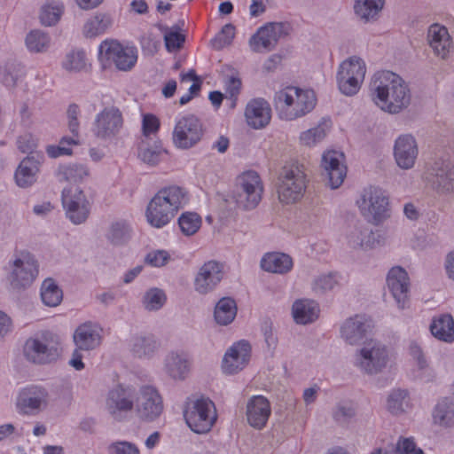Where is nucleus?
Returning a JSON list of instances; mask_svg holds the SVG:
<instances>
[{
    "instance_id": "obj_1",
    "label": "nucleus",
    "mask_w": 454,
    "mask_h": 454,
    "mask_svg": "<svg viewBox=\"0 0 454 454\" xmlns=\"http://www.w3.org/2000/svg\"><path fill=\"white\" fill-rule=\"evenodd\" d=\"M369 97L382 111L395 114L406 109L411 100L408 83L391 71L376 72L369 84Z\"/></svg>"
},
{
    "instance_id": "obj_2",
    "label": "nucleus",
    "mask_w": 454,
    "mask_h": 454,
    "mask_svg": "<svg viewBox=\"0 0 454 454\" xmlns=\"http://www.w3.org/2000/svg\"><path fill=\"white\" fill-rule=\"evenodd\" d=\"M186 202L185 192L181 187H165L149 202L145 213L147 222L153 227L162 228L175 217Z\"/></svg>"
},
{
    "instance_id": "obj_3",
    "label": "nucleus",
    "mask_w": 454,
    "mask_h": 454,
    "mask_svg": "<svg viewBox=\"0 0 454 454\" xmlns=\"http://www.w3.org/2000/svg\"><path fill=\"white\" fill-rule=\"evenodd\" d=\"M317 98L313 90L286 87L275 93L274 106L278 117L293 121L311 112Z\"/></svg>"
},
{
    "instance_id": "obj_4",
    "label": "nucleus",
    "mask_w": 454,
    "mask_h": 454,
    "mask_svg": "<svg viewBox=\"0 0 454 454\" xmlns=\"http://www.w3.org/2000/svg\"><path fill=\"white\" fill-rule=\"evenodd\" d=\"M391 356L388 346L379 340L369 339L356 351L354 365L364 374L377 375L387 368Z\"/></svg>"
},
{
    "instance_id": "obj_5",
    "label": "nucleus",
    "mask_w": 454,
    "mask_h": 454,
    "mask_svg": "<svg viewBox=\"0 0 454 454\" xmlns=\"http://www.w3.org/2000/svg\"><path fill=\"white\" fill-rule=\"evenodd\" d=\"M306 175L303 166L298 162L286 164L278 176V195L282 203L299 201L306 190Z\"/></svg>"
},
{
    "instance_id": "obj_6",
    "label": "nucleus",
    "mask_w": 454,
    "mask_h": 454,
    "mask_svg": "<svg viewBox=\"0 0 454 454\" xmlns=\"http://www.w3.org/2000/svg\"><path fill=\"white\" fill-rule=\"evenodd\" d=\"M356 205L362 215L374 224L383 223L391 215L389 198L386 192L378 186L364 188L356 200Z\"/></svg>"
},
{
    "instance_id": "obj_7",
    "label": "nucleus",
    "mask_w": 454,
    "mask_h": 454,
    "mask_svg": "<svg viewBox=\"0 0 454 454\" xmlns=\"http://www.w3.org/2000/svg\"><path fill=\"white\" fill-rule=\"evenodd\" d=\"M184 416L188 427L196 434L209 432L217 419L215 403L206 397L191 402Z\"/></svg>"
},
{
    "instance_id": "obj_8",
    "label": "nucleus",
    "mask_w": 454,
    "mask_h": 454,
    "mask_svg": "<svg viewBox=\"0 0 454 454\" xmlns=\"http://www.w3.org/2000/svg\"><path fill=\"white\" fill-rule=\"evenodd\" d=\"M23 352L26 358L34 364L50 363L59 355V338L51 333L29 338L25 342Z\"/></svg>"
},
{
    "instance_id": "obj_9",
    "label": "nucleus",
    "mask_w": 454,
    "mask_h": 454,
    "mask_svg": "<svg viewBox=\"0 0 454 454\" xmlns=\"http://www.w3.org/2000/svg\"><path fill=\"white\" fill-rule=\"evenodd\" d=\"M205 128L200 119L194 114H187L179 118L172 132L173 145L182 150H187L200 142Z\"/></svg>"
},
{
    "instance_id": "obj_10",
    "label": "nucleus",
    "mask_w": 454,
    "mask_h": 454,
    "mask_svg": "<svg viewBox=\"0 0 454 454\" xmlns=\"http://www.w3.org/2000/svg\"><path fill=\"white\" fill-rule=\"evenodd\" d=\"M262 180L255 171H246L237 178L235 200L240 207L246 210L256 207L262 200Z\"/></svg>"
},
{
    "instance_id": "obj_11",
    "label": "nucleus",
    "mask_w": 454,
    "mask_h": 454,
    "mask_svg": "<svg viewBox=\"0 0 454 454\" xmlns=\"http://www.w3.org/2000/svg\"><path fill=\"white\" fill-rule=\"evenodd\" d=\"M38 273L36 261L28 253H21L10 262L8 281L13 289L29 286Z\"/></svg>"
},
{
    "instance_id": "obj_12",
    "label": "nucleus",
    "mask_w": 454,
    "mask_h": 454,
    "mask_svg": "<svg viewBox=\"0 0 454 454\" xmlns=\"http://www.w3.org/2000/svg\"><path fill=\"white\" fill-rule=\"evenodd\" d=\"M137 391L133 387L118 385L109 390L106 409L115 420H122L135 408Z\"/></svg>"
},
{
    "instance_id": "obj_13",
    "label": "nucleus",
    "mask_w": 454,
    "mask_h": 454,
    "mask_svg": "<svg viewBox=\"0 0 454 454\" xmlns=\"http://www.w3.org/2000/svg\"><path fill=\"white\" fill-rule=\"evenodd\" d=\"M50 395L45 387L31 385L20 391L16 409L20 414L35 416L48 407Z\"/></svg>"
},
{
    "instance_id": "obj_14",
    "label": "nucleus",
    "mask_w": 454,
    "mask_h": 454,
    "mask_svg": "<svg viewBox=\"0 0 454 454\" xmlns=\"http://www.w3.org/2000/svg\"><path fill=\"white\" fill-rule=\"evenodd\" d=\"M101 61H110L117 69L130 70L137 59V51L133 47H125L117 41H104L98 48Z\"/></svg>"
},
{
    "instance_id": "obj_15",
    "label": "nucleus",
    "mask_w": 454,
    "mask_h": 454,
    "mask_svg": "<svg viewBox=\"0 0 454 454\" xmlns=\"http://www.w3.org/2000/svg\"><path fill=\"white\" fill-rule=\"evenodd\" d=\"M135 408L140 419L147 422L154 421L163 411L162 397L154 387L142 386L137 392Z\"/></svg>"
},
{
    "instance_id": "obj_16",
    "label": "nucleus",
    "mask_w": 454,
    "mask_h": 454,
    "mask_svg": "<svg viewBox=\"0 0 454 454\" xmlns=\"http://www.w3.org/2000/svg\"><path fill=\"white\" fill-rule=\"evenodd\" d=\"M123 125V118L119 108L107 106L96 116L92 125V133L99 140L114 139Z\"/></svg>"
},
{
    "instance_id": "obj_17",
    "label": "nucleus",
    "mask_w": 454,
    "mask_h": 454,
    "mask_svg": "<svg viewBox=\"0 0 454 454\" xmlns=\"http://www.w3.org/2000/svg\"><path fill=\"white\" fill-rule=\"evenodd\" d=\"M224 276V265L215 260L204 262L198 270L194 280V290L200 294L213 292Z\"/></svg>"
},
{
    "instance_id": "obj_18",
    "label": "nucleus",
    "mask_w": 454,
    "mask_h": 454,
    "mask_svg": "<svg viewBox=\"0 0 454 454\" xmlns=\"http://www.w3.org/2000/svg\"><path fill=\"white\" fill-rule=\"evenodd\" d=\"M62 204L67 216L74 224L86 221L90 214V203L79 187H70L62 192Z\"/></svg>"
},
{
    "instance_id": "obj_19",
    "label": "nucleus",
    "mask_w": 454,
    "mask_h": 454,
    "mask_svg": "<svg viewBox=\"0 0 454 454\" xmlns=\"http://www.w3.org/2000/svg\"><path fill=\"white\" fill-rule=\"evenodd\" d=\"M344 155L338 151H327L322 155V176L332 189L339 188L343 183L347 168L343 164Z\"/></svg>"
},
{
    "instance_id": "obj_20",
    "label": "nucleus",
    "mask_w": 454,
    "mask_h": 454,
    "mask_svg": "<svg viewBox=\"0 0 454 454\" xmlns=\"http://www.w3.org/2000/svg\"><path fill=\"white\" fill-rule=\"evenodd\" d=\"M387 286L401 309L408 307L411 282L407 271L400 267L391 268L387 276Z\"/></svg>"
},
{
    "instance_id": "obj_21",
    "label": "nucleus",
    "mask_w": 454,
    "mask_h": 454,
    "mask_svg": "<svg viewBox=\"0 0 454 454\" xmlns=\"http://www.w3.org/2000/svg\"><path fill=\"white\" fill-rule=\"evenodd\" d=\"M251 356V346L247 340H239L231 346L225 352L222 369L225 374H235L242 371L247 364Z\"/></svg>"
},
{
    "instance_id": "obj_22",
    "label": "nucleus",
    "mask_w": 454,
    "mask_h": 454,
    "mask_svg": "<svg viewBox=\"0 0 454 454\" xmlns=\"http://www.w3.org/2000/svg\"><path fill=\"white\" fill-rule=\"evenodd\" d=\"M285 34L283 23H269L261 27L249 40V46L254 52L272 51Z\"/></svg>"
},
{
    "instance_id": "obj_23",
    "label": "nucleus",
    "mask_w": 454,
    "mask_h": 454,
    "mask_svg": "<svg viewBox=\"0 0 454 454\" xmlns=\"http://www.w3.org/2000/svg\"><path fill=\"white\" fill-rule=\"evenodd\" d=\"M192 358L184 351H170L163 359V372L175 381L186 380L192 369Z\"/></svg>"
},
{
    "instance_id": "obj_24",
    "label": "nucleus",
    "mask_w": 454,
    "mask_h": 454,
    "mask_svg": "<svg viewBox=\"0 0 454 454\" xmlns=\"http://www.w3.org/2000/svg\"><path fill=\"white\" fill-rule=\"evenodd\" d=\"M372 327L369 318L356 315L343 322L340 326V336L349 345H356L366 338Z\"/></svg>"
},
{
    "instance_id": "obj_25",
    "label": "nucleus",
    "mask_w": 454,
    "mask_h": 454,
    "mask_svg": "<svg viewBox=\"0 0 454 454\" xmlns=\"http://www.w3.org/2000/svg\"><path fill=\"white\" fill-rule=\"evenodd\" d=\"M419 154L416 139L411 135L399 136L394 145V158L396 165L402 169L414 167Z\"/></svg>"
},
{
    "instance_id": "obj_26",
    "label": "nucleus",
    "mask_w": 454,
    "mask_h": 454,
    "mask_svg": "<svg viewBox=\"0 0 454 454\" xmlns=\"http://www.w3.org/2000/svg\"><path fill=\"white\" fill-rule=\"evenodd\" d=\"M428 182L439 192L454 191V163L450 160L436 161L427 176Z\"/></svg>"
},
{
    "instance_id": "obj_27",
    "label": "nucleus",
    "mask_w": 454,
    "mask_h": 454,
    "mask_svg": "<svg viewBox=\"0 0 454 454\" xmlns=\"http://www.w3.org/2000/svg\"><path fill=\"white\" fill-rule=\"evenodd\" d=\"M102 328L92 322L80 325L73 335L75 347L82 351L97 348L102 341Z\"/></svg>"
},
{
    "instance_id": "obj_28",
    "label": "nucleus",
    "mask_w": 454,
    "mask_h": 454,
    "mask_svg": "<svg viewBox=\"0 0 454 454\" xmlns=\"http://www.w3.org/2000/svg\"><path fill=\"white\" fill-rule=\"evenodd\" d=\"M427 42L435 56L446 59L453 49V41L448 29L438 23L428 27Z\"/></svg>"
},
{
    "instance_id": "obj_29",
    "label": "nucleus",
    "mask_w": 454,
    "mask_h": 454,
    "mask_svg": "<svg viewBox=\"0 0 454 454\" xmlns=\"http://www.w3.org/2000/svg\"><path fill=\"white\" fill-rule=\"evenodd\" d=\"M345 238L348 246L353 249L368 250L378 243L372 230L360 222L348 227Z\"/></svg>"
},
{
    "instance_id": "obj_30",
    "label": "nucleus",
    "mask_w": 454,
    "mask_h": 454,
    "mask_svg": "<svg viewBox=\"0 0 454 454\" xmlns=\"http://www.w3.org/2000/svg\"><path fill=\"white\" fill-rule=\"evenodd\" d=\"M271 413L269 400L262 395L252 396L247 403V419L256 429L265 427Z\"/></svg>"
},
{
    "instance_id": "obj_31",
    "label": "nucleus",
    "mask_w": 454,
    "mask_h": 454,
    "mask_svg": "<svg viewBox=\"0 0 454 454\" xmlns=\"http://www.w3.org/2000/svg\"><path fill=\"white\" fill-rule=\"evenodd\" d=\"M43 160L42 154H36L28 155L21 160L15 172V181L18 186L27 188L36 182Z\"/></svg>"
},
{
    "instance_id": "obj_32",
    "label": "nucleus",
    "mask_w": 454,
    "mask_h": 454,
    "mask_svg": "<svg viewBox=\"0 0 454 454\" xmlns=\"http://www.w3.org/2000/svg\"><path fill=\"white\" fill-rule=\"evenodd\" d=\"M245 116L250 127L262 129L269 124L271 109L269 103L263 98H254L247 103Z\"/></svg>"
},
{
    "instance_id": "obj_33",
    "label": "nucleus",
    "mask_w": 454,
    "mask_h": 454,
    "mask_svg": "<svg viewBox=\"0 0 454 454\" xmlns=\"http://www.w3.org/2000/svg\"><path fill=\"white\" fill-rule=\"evenodd\" d=\"M385 0H355L353 11L362 24H372L380 18Z\"/></svg>"
},
{
    "instance_id": "obj_34",
    "label": "nucleus",
    "mask_w": 454,
    "mask_h": 454,
    "mask_svg": "<svg viewBox=\"0 0 454 454\" xmlns=\"http://www.w3.org/2000/svg\"><path fill=\"white\" fill-rule=\"evenodd\" d=\"M160 344L151 333H138L130 339L129 348L135 357L150 359L158 351Z\"/></svg>"
},
{
    "instance_id": "obj_35",
    "label": "nucleus",
    "mask_w": 454,
    "mask_h": 454,
    "mask_svg": "<svg viewBox=\"0 0 454 454\" xmlns=\"http://www.w3.org/2000/svg\"><path fill=\"white\" fill-rule=\"evenodd\" d=\"M260 264L265 271L284 275L291 271L294 262L292 257L286 254L273 252L264 254Z\"/></svg>"
},
{
    "instance_id": "obj_36",
    "label": "nucleus",
    "mask_w": 454,
    "mask_h": 454,
    "mask_svg": "<svg viewBox=\"0 0 454 454\" xmlns=\"http://www.w3.org/2000/svg\"><path fill=\"white\" fill-rule=\"evenodd\" d=\"M113 24L111 16L107 13L98 12L86 20L82 26V35L93 39L104 35Z\"/></svg>"
},
{
    "instance_id": "obj_37",
    "label": "nucleus",
    "mask_w": 454,
    "mask_h": 454,
    "mask_svg": "<svg viewBox=\"0 0 454 454\" xmlns=\"http://www.w3.org/2000/svg\"><path fill=\"white\" fill-rule=\"evenodd\" d=\"M292 314L297 324L307 325L314 322L318 317L319 307L312 300H297L293 304Z\"/></svg>"
},
{
    "instance_id": "obj_38",
    "label": "nucleus",
    "mask_w": 454,
    "mask_h": 454,
    "mask_svg": "<svg viewBox=\"0 0 454 454\" xmlns=\"http://www.w3.org/2000/svg\"><path fill=\"white\" fill-rule=\"evenodd\" d=\"M435 426L450 428L454 427V402L448 397L440 399L432 411Z\"/></svg>"
},
{
    "instance_id": "obj_39",
    "label": "nucleus",
    "mask_w": 454,
    "mask_h": 454,
    "mask_svg": "<svg viewBox=\"0 0 454 454\" xmlns=\"http://www.w3.org/2000/svg\"><path fill=\"white\" fill-rule=\"evenodd\" d=\"M431 333L438 340L451 343L454 341V319L450 314L434 317L430 325Z\"/></svg>"
},
{
    "instance_id": "obj_40",
    "label": "nucleus",
    "mask_w": 454,
    "mask_h": 454,
    "mask_svg": "<svg viewBox=\"0 0 454 454\" xmlns=\"http://www.w3.org/2000/svg\"><path fill=\"white\" fill-rule=\"evenodd\" d=\"M56 176L60 182L79 183L90 176L89 168L82 163L59 165Z\"/></svg>"
},
{
    "instance_id": "obj_41",
    "label": "nucleus",
    "mask_w": 454,
    "mask_h": 454,
    "mask_svg": "<svg viewBox=\"0 0 454 454\" xmlns=\"http://www.w3.org/2000/svg\"><path fill=\"white\" fill-rule=\"evenodd\" d=\"M132 229L126 221H115L112 223L106 233L107 241L115 247L127 244L131 239Z\"/></svg>"
},
{
    "instance_id": "obj_42",
    "label": "nucleus",
    "mask_w": 454,
    "mask_h": 454,
    "mask_svg": "<svg viewBox=\"0 0 454 454\" xmlns=\"http://www.w3.org/2000/svg\"><path fill=\"white\" fill-rule=\"evenodd\" d=\"M236 315L237 305L232 298L223 297L219 300L215 307L214 317L216 323L221 325L231 324Z\"/></svg>"
},
{
    "instance_id": "obj_43",
    "label": "nucleus",
    "mask_w": 454,
    "mask_h": 454,
    "mask_svg": "<svg viewBox=\"0 0 454 454\" xmlns=\"http://www.w3.org/2000/svg\"><path fill=\"white\" fill-rule=\"evenodd\" d=\"M64 12V4L60 0H46L40 11V20L44 26L56 25Z\"/></svg>"
},
{
    "instance_id": "obj_44",
    "label": "nucleus",
    "mask_w": 454,
    "mask_h": 454,
    "mask_svg": "<svg viewBox=\"0 0 454 454\" xmlns=\"http://www.w3.org/2000/svg\"><path fill=\"white\" fill-rule=\"evenodd\" d=\"M410 405L409 393L406 389L391 390L387 399V409L393 415H401Z\"/></svg>"
},
{
    "instance_id": "obj_45",
    "label": "nucleus",
    "mask_w": 454,
    "mask_h": 454,
    "mask_svg": "<svg viewBox=\"0 0 454 454\" xmlns=\"http://www.w3.org/2000/svg\"><path fill=\"white\" fill-rule=\"evenodd\" d=\"M27 49L32 53H42L48 51L51 45V36L40 29L31 30L25 38Z\"/></svg>"
},
{
    "instance_id": "obj_46",
    "label": "nucleus",
    "mask_w": 454,
    "mask_h": 454,
    "mask_svg": "<svg viewBox=\"0 0 454 454\" xmlns=\"http://www.w3.org/2000/svg\"><path fill=\"white\" fill-rule=\"evenodd\" d=\"M62 67L69 73L87 71L88 61L82 50H72L65 56Z\"/></svg>"
},
{
    "instance_id": "obj_47",
    "label": "nucleus",
    "mask_w": 454,
    "mask_h": 454,
    "mask_svg": "<svg viewBox=\"0 0 454 454\" xmlns=\"http://www.w3.org/2000/svg\"><path fill=\"white\" fill-rule=\"evenodd\" d=\"M41 298L46 306L56 307L61 302L63 293L53 279L47 278L41 286Z\"/></svg>"
},
{
    "instance_id": "obj_48",
    "label": "nucleus",
    "mask_w": 454,
    "mask_h": 454,
    "mask_svg": "<svg viewBox=\"0 0 454 454\" xmlns=\"http://www.w3.org/2000/svg\"><path fill=\"white\" fill-rule=\"evenodd\" d=\"M338 73L364 80L366 73L365 63L356 56L350 57L340 65Z\"/></svg>"
},
{
    "instance_id": "obj_49",
    "label": "nucleus",
    "mask_w": 454,
    "mask_h": 454,
    "mask_svg": "<svg viewBox=\"0 0 454 454\" xmlns=\"http://www.w3.org/2000/svg\"><path fill=\"white\" fill-rule=\"evenodd\" d=\"M178 224L181 231L186 236L195 234L201 225L200 216L192 212H186L181 215L178 219Z\"/></svg>"
},
{
    "instance_id": "obj_50",
    "label": "nucleus",
    "mask_w": 454,
    "mask_h": 454,
    "mask_svg": "<svg viewBox=\"0 0 454 454\" xmlns=\"http://www.w3.org/2000/svg\"><path fill=\"white\" fill-rule=\"evenodd\" d=\"M167 153V151L160 145H145L144 143L139 147L138 156L149 165H156L161 159V156Z\"/></svg>"
},
{
    "instance_id": "obj_51",
    "label": "nucleus",
    "mask_w": 454,
    "mask_h": 454,
    "mask_svg": "<svg viewBox=\"0 0 454 454\" xmlns=\"http://www.w3.org/2000/svg\"><path fill=\"white\" fill-rule=\"evenodd\" d=\"M166 300V294L161 289L152 288L145 294L143 304L147 310L154 311L162 308Z\"/></svg>"
},
{
    "instance_id": "obj_52",
    "label": "nucleus",
    "mask_w": 454,
    "mask_h": 454,
    "mask_svg": "<svg viewBox=\"0 0 454 454\" xmlns=\"http://www.w3.org/2000/svg\"><path fill=\"white\" fill-rule=\"evenodd\" d=\"M329 129L327 123L324 122L318 126L302 132L300 136L302 145L312 146L325 138Z\"/></svg>"
},
{
    "instance_id": "obj_53",
    "label": "nucleus",
    "mask_w": 454,
    "mask_h": 454,
    "mask_svg": "<svg viewBox=\"0 0 454 454\" xmlns=\"http://www.w3.org/2000/svg\"><path fill=\"white\" fill-rule=\"evenodd\" d=\"M336 79L340 91L346 96L356 95L364 82L362 79H357L354 76L349 77L339 73H337Z\"/></svg>"
},
{
    "instance_id": "obj_54",
    "label": "nucleus",
    "mask_w": 454,
    "mask_h": 454,
    "mask_svg": "<svg viewBox=\"0 0 454 454\" xmlns=\"http://www.w3.org/2000/svg\"><path fill=\"white\" fill-rule=\"evenodd\" d=\"M79 145L78 137H64L60 139L59 145H48L46 147V153L51 158H58L63 155H71L72 149L70 145Z\"/></svg>"
},
{
    "instance_id": "obj_55",
    "label": "nucleus",
    "mask_w": 454,
    "mask_h": 454,
    "mask_svg": "<svg viewBox=\"0 0 454 454\" xmlns=\"http://www.w3.org/2000/svg\"><path fill=\"white\" fill-rule=\"evenodd\" d=\"M338 283L336 274L329 273L320 275L313 280L312 290L317 294H324L333 290Z\"/></svg>"
},
{
    "instance_id": "obj_56",
    "label": "nucleus",
    "mask_w": 454,
    "mask_h": 454,
    "mask_svg": "<svg viewBox=\"0 0 454 454\" xmlns=\"http://www.w3.org/2000/svg\"><path fill=\"white\" fill-rule=\"evenodd\" d=\"M235 36V27L226 24L221 31L211 40V45L215 50H222L230 45Z\"/></svg>"
},
{
    "instance_id": "obj_57",
    "label": "nucleus",
    "mask_w": 454,
    "mask_h": 454,
    "mask_svg": "<svg viewBox=\"0 0 454 454\" xmlns=\"http://www.w3.org/2000/svg\"><path fill=\"white\" fill-rule=\"evenodd\" d=\"M226 99L230 102V107L234 108L237 104L238 96L241 90V81L235 76H227L225 79Z\"/></svg>"
},
{
    "instance_id": "obj_58",
    "label": "nucleus",
    "mask_w": 454,
    "mask_h": 454,
    "mask_svg": "<svg viewBox=\"0 0 454 454\" xmlns=\"http://www.w3.org/2000/svg\"><path fill=\"white\" fill-rule=\"evenodd\" d=\"M333 415L338 423L345 424L356 416V410L351 404L339 403L335 407Z\"/></svg>"
},
{
    "instance_id": "obj_59",
    "label": "nucleus",
    "mask_w": 454,
    "mask_h": 454,
    "mask_svg": "<svg viewBox=\"0 0 454 454\" xmlns=\"http://www.w3.org/2000/svg\"><path fill=\"white\" fill-rule=\"evenodd\" d=\"M395 452L396 454H424L411 437H400L396 442Z\"/></svg>"
},
{
    "instance_id": "obj_60",
    "label": "nucleus",
    "mask_w": 454,
    "mask_h": 454,
    "mask_svg": "<svg viewBox=\"0 0 454 454\" xmlns=\"http://www.w3.org/2000/svg\"><path fill=\"white\" fill-rule=\"evenodd\" d=\"M80 107L75 103L70 104L67 110V115L68 119V129L74 137H79L80 122L78 117L80 115Z\"/></svg>"
},
{
    "instance_id": "obj_61",
    "label": "nucleus",
    "mask_w": 454,
    "mask_h": 454,
    "mask_svg": "<svg viewBox=\"0 0 454 454\" xmlns=\"http://www.w3.org/2000/svg\"><path fill=\"white\" fill-rule=\"evenodd\" d=\"M164 40L168 51H173L181 48L184 36L177 31L169 30L165 33Z\"/></svg>"
},
{
    "instance_id": "obj_62",
    "label": "nucleus",
    "mask_w": 454,
    "mask_h": 454,
    "mask_svg": "<svg viewBox=\"0 0 454 454\" xmlns=\"http://www.w3.org/2000/svg\"><path fill=\"white\" fill-rule=\"evenodd\" d=\"M169 258L167 251L156 250L147 254L145 262L153 267H162L167 264Z\"/></svg>"
},
{
    "instance_id": "obj_63",
    "label": "nucleus",
    "mask_w": 454,
    "mask_h": 454,
    "mask_svg": "<svg viewBox=\"0 0 454 454\" xmlns=\"http://www.w3.org/2000/svg\"><path fill=\"white\" fill-rule=\"evenodd\" d=\"M17 145L19 150L23 153H28L29 155H36L34 153V150L36 147V142L32 135L25 134L18 138Z\"/></svg>"
},
{
    "instance_id": "obj_64",
    "label": "nucleus",
    "mask_w": 454,
    "mask_h": 454,
    "mask_svg": "<svg viewBox=\"0 0 454 454\" xmlns=\"http://www.w3.org/2000/svg\"><path fill=\"white\" fill-rule=\"evenodd\" d=\"M160 128L159 119L151 114H146L143 116L142 129L145 136L156 133Z\"/></svg>"
}]
</instances>
